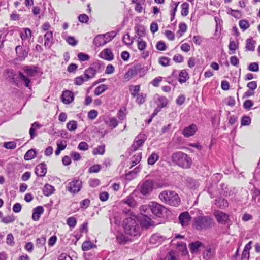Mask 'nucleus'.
I'll list each match as a JSON object with an SVG mask.
<instances>
[{
    "mask_svg": "<svg viewBox=\"0 0 260 260\" xmlns=\"http://www.w3.org/2000/svg\"><path fill=\"white\" fill-rule=\"evenodd\" d=\"M123 224L124 232L127 235L134 237L140 235V226L139 221L135 216L125 218Z\"/></svg>",
    "mask_w": 260,
    "mask_h": 260,
    "instance_id": "1",
    "label": "nucleus"
},
{
    "mask_svg": "<svg viewBox=\"0 0 260 260\" xmlns=\"http://www.w3.org/2000/svg\"><path fill=\"white\" fill-rule=\"evenodd\" d=\"M137 46L140 51H144L147 47V43L142 38H138Z\"/></svg>",
    "mask_w": 260,
    "mask_h": 260,
    "instance_id": "43",
    "label": "nucleus"
},
{
    "mask_svg": "<svg viewBox=\"0 0 260 260\" xmlns=\"http://www.w3.org/2000/svg\"><path fill=\"white\" fill-rule=\"evenodd\" d=\"M215 204L221 209H224L229 206L227 200L221 197L215 200Z\"/></svg>",
    "mask_w": 260,
    "mask_h": 260,
    "instance_id": "23",
    "label": "nucleus"
},
{
    "mask_svg": "<svg viewBox=\"0 0 260 260\" xmlns=\"http://www.w3.org/2000/svg\"><path fill=\"white\" fill-rule=\"evenodd\" d=\"M189 13V4L187 3H183L181 5V15L186 16Z\"/></svg>",
    "mask_w": 260,
    "mask_h": 260,
    "instance_id": "44",
    "label": "nucleus"
},
{
    "mask_svg": "<svg viewBox=\"0 0 260 260\" xmlns=\"http://www.w3.org/2000/svg\"><path fill=\"white\" fill-rule=\"evenodd\" d=\"M98 112L96 110H90L88 113V117L89 119L93 120L98 116Z\"/></svg>",
    "mask_w": 260,
    "mask_h": 260,
    "instance_id": "64",
    "label": "nucleus"
},
{
    "mask_svg": "<svg viewBox=\"0 0 260 260\" xmlns=\"http://www.w3.org/2000/svg\"><path fill=\"white\" fill-rule=\"evenodd\" d=\"M166 260H180V258L175 251L171 250L166 255Z\"/></svg>",
    "mask_w": 260,
    "mask_h": 260,
    "instance_id": "34",
    "label": "nucleus"
},
{
    "mask_svg": "<svg viewBox=\"0 0 260 260\" xmlns=\"http://www.w3.org/2000/svg\"><path fill=\"white\" fill-rule=\"evenodd\" d=\"M67 224L70 228H73L77 224V220L74 217H70L67 219Z\"/></svg>",
    "mask_w": 260,
    "mask_h": 260,
    "instance_id": "54",
    "label": "nucleus"
},
{
    "mask_svg": "<svg viewBox=\"0 0 260 260\" xmlns=\"http://www.w3.org/2000/svg\"><path fill=\"white\" fill-rule=\"evenodd\" d=\"M36 153L35 150L30 149L26 152L24 155V159L26 160H29L36 157Z\"/></svg>",
    "mask_w": 260,
    "mask_h": 260,
    "instance_id": "38",
    "label": "nucleus"
},
{
    "mask_svg": "<svg viewBox=\"0 0 260 260\" xmlns=\"http://www.w3.org/2000/svg\"><path fill=\"white\" fill-rule=\"evenodd\" d=\"M62 101L65 104H69L74 100V95L72 92L66 90L63 91L62 95Z\"/></svg>",
    "mask_w": 260,
    "mask_h": 260,
    "instance_id": "15",
    "label": "nucleus"
},
{
    "mask_svg": "<svg viewBox=\"0 0 260 260\" xmlns=\"http://www.w3.org/2000/svg\"><path fill=\"white\" fill-rule=\"evenodd\" d=\"M214 216L217 221L221 224H225L229 220V215L221 211L215 212Z\"/></svg>",
    "mask_w": 260,
    "mask_h": 260,
    "instance_id": "11",
    "label": "nucleus"
},
{
    "mask_svg": "<svg viewBox=\"0 0 260 260\" xmlns=\"http://www.w3.org/2000/svg\"><path fill=\"white\" fill-rule=\"evenodd\" d=\"M101 169V167L100 165L96 164L92 166L89 168L88 172L90 173H98Z\"/></svg>",
    "mask_w": 260,
    "mask_h": 260,
    "instance_id": "55",
    "label": "nucleus"
},
{
    "mask_svg": "<svg viewBox=\"0 0 260 260\" xmlns=\"http://www.w3.org/2000/svg\"><path fill=\"white\" fill-rule=\"evenodd\" d=\"M141 137V135H139L135 139V141L131 146V150L133 151L137 150L145 141V139L140 138Z\"/></svg>",
    "mask_w": 260,
    "mask_h": 260,
    "instance_id": "22",
    "label": "nucleus"
},
{
    "mask_svg": "<svg viewBox=\"0 0 260 260\" xmlns=\"http://www.w3.org/2000/svg\"><path fill=\"white\" fill-rule=\"evenodd\" d=\"M117 32L115 31H111L103 35L105 41L107 43L111 41L117 35Z\"/></svg>",
    "mask_w": 260,
    "mask_h": 260,
    "instance_id": "36",
    "label": "nucleus"
},
{
    "mask_svg": "<svg viewBox=\"0 0 260 260\" xmlns=\"http://www.w3.org/2000/svg\"><path fill=\"white\" fill-rule=\"evenodd\" d=\"M100 56L101 58L108 61L112 60L114 58V55L111 50L109 48H106L101 52Z\"/></svg>",
    "mask_w": 260,
    "mask_h": 260,
    "instance_id": "21",
    "label": "nucleus"
},
{
    "mask_svg": "<svg viewBox=\"0 0 260 260\" xmlns=\"http://www.w3.org/2000/svg\"><path fill=\"white\" fill-rule=\"evenodd\" d=\"M147 69L145 67H142L141 64H138L129 69L125 74L124 78L129 80L132 78L139 75L140 77L143 76L147 72Z\"/></svg>",
    "mask_w": 260,
    "mask_h": 260,
    "instance_id": "5",
    "label": "nucleus"
},
{
    "mask_svg": "<svg viewBox=\"0 0 260 260\" xmlns=\"http://www.w3.org/2000/svg\"><path fill=\"white\" fill-rule=\"evenodd\" d=\"M42 127V125L40 124L38 122H35L31 124V126L29 129V134L30 136V138L31 139H34L35 136H36V134L35 133V131L37 129H39Z\"/></svg>",
    "mask_w": 260,
    "mask_h": 260,
    "instance_id": "29",
    "label": "nucleus"
},
{
    "mask_svg": "<svg viewBox=\"0 0 260 260\" xmlns=\"http://www.w3.org/2000/svg\"><path fill=\"white\" fill-rule=\"evenodd\" d=\"M171 160L174 164L183 169L190 168L192 164L191 158L181 151L173 153L171 155Z\"/></svg>",
    "mask_w": 260,
    "mask_h": 260,
    "instance_id": "2",
    "label": "nucleus"
},
{
    "mask_svg": "<svg viewBox=\"0 0 260 260\" xmlns=\"http://www.w3.org/2000/svg\"><path fill=\"white\" fill-rule=\"evenodd\" d=\"M20 37L22 41L30 39L31 37V31L29 28H25L23 32L20 34Z\"/></svg>",
    "mask_w": 260,
    "mask_h": 260,
    "instance_id": "33",
    "label": "nucleus"
},
{
    "mask_svg": "<svg viewBox=\"0 0 260 260\" xmlns=\"http://www.w3.org/2000/svg\"><path fill=\"white\" fill-rule=\"evenodd\" d=\"M95 246V245L90 241H86L82 243V249L83 251H88Z\"/></svg>",
    "mask_w": 260,
    "mask_h": 260,
    "instance_id": "39",
    "label": "nucleus"
},
{
    "mask_svg": "<svg viewBox=\"0 0 260 260\" xmlns=\"http://www.w3.org/2000/svg\"><path fill=\"white\" fill-rule=\"evenodd\" d=\"M215 248L213 246L208 245L203 252V258L205 260H210L215 254Z\"/></svg>",
    "mask_w": 260,
    "mask_h": 260,
    "instance_id": "10",
    "label": "nucleus"
},
{
    "mask_svg": "<svg viewBox=\"0 0 260 260\" xmlns=\"http://www.w3.org/2000/svg\"><path fill=\"white\" fill-rule=\"evenodd\" d=\"M255 41L252 38L247 39L246 41V50L248 51H254L255 49Z\"/></svg>",
    "mask_w": 260,
    "mask_h": 260,
    "instance_id": "31",
    "label": "nucleus"
},
{
    "mask_svg": "<svg viewBox=\"0 0 260 260\" xmlns=\"http://www.w3.org/2000/svg\"><path fill=\"white\" fill-rule=\"evenodd\" d=\"M247 87L249 90L254 91L257 88V84L256 81H253L249 82L247 84Z\"/></svg>",
    "mask_w": 260,
    "mask_h": 260,
    "instance_id": "63",
    "label": "nucleus"
},
{
    "mask_svg": "<svg viewBox=\"0 0 260 260\" xmlns=\"http://www.w3.org/2000/svg\"><path fill=\"white\" fill-rule=\"evenodd\" d=\"M197 131V127L195 124H191L185 127L182 132L183 135L186 137L193 136Z\"/></svg>",
    "mask_w": 260,
    "mask_h": 260,
    "instance_id": "18",
    "label": "nucleus"
},
{
    "mask_svg": "<svg viewBox=\"0 0 260 260\" xmlns=\"http://www.w3.org/2000/svg\"><path fill=\"white\" fill-rule=\"evenodd\" d=\"M158 102L159 103L158 107L160 109L166 107L168 103V100L167 98L163 96H160L158 98Z\"/></svg>",
    "mask_w": 260,
    "mask_h": 260,
    "instance_id": "41",
    "label": "nucleus"
},
{
    "mask_svg": "<svg viewBox=\"0 0 260 260\" xmlns=\"http://www.w3.org/2000/svg\"><path fill=\"white\" fill-rule=\"evenodd\" d=\"M135 30L138 38H141L145 36V28L143 26L138 25L135 27Z\"/></svg>",
    "mask_w": 260,
    "mask_h": 260,
    "instance_id": "32",
    "label": "nucleus"
},
{
    "mask_svg": "<svg viewBox=\"0 0 260 260\" xmlns=\"http://www.w3.org/2000/svg\"><path fill=\"white\" fill-rule=\"evenodd\" d=\"M55 188L54 186L48 184H45L43 188V194L47 197H48L53 194Z\"/></svg>",
    "mask_w": 260,
    "mask_h": 260,
    "instance_id": "28",
    "label": "nucleus"
},
{
    "mask_svg": "<svg viewBox=\"0 0 260 260\" xmlns=\"http://www.w3.org/2000/svg\"><path fill=\"white\" fill-rule=\"evenodd\" d=\"M102 65L101 62H96L92 64L91 67L86 69L84 73L85 80H89L95 76L97 72L101 71Z\"/></svg>",
    "mask_w": 260,
    "mask_h": 260,
    "instance_id": "6",
    "label": "nucleus"
},
{
    "mask_svg": "<svg viewBox=\"0 0 260 260\" xmlns=\"http://www.w3.org/2000/svg\"><path fill=\"white\" fill-rule=\"evenodd\" d=\"M159 199L164 204L173 206H178L180 203V198L174 191L166 190L159 194Z\"/></svg>",
    "mask_w": 260,
    "mask_h": 260,
    "instance_id": "3",
    "label": "nucleus"
},
{
    "mask_svg": "<svg viewBox=\"0 0 260 260\" xmlns=\"http://www.w3.org/2000/svg\"><path fill=\"white\" fill-rule=\"evenodd\" d=\"M148 207L152 213L158 217L163 216L167 211V208L164 206L155 202H150Z\"/></svg>",
    "mask_w": 260,
    "mask_h": 260,
    "instance_id": "7",
    "label": "nucleus"
},
{
    "mask_svg": "<svg viewBox=\"0 0 260 260\" xmlns=\"http://www.w3.org/2000/svg\"><path fill=\"white\" fill-rule=\"evenodd\" d=\"M93 44L96 46H101L104 45L105 44H106V42L105 40L104 36L103 35H99L96 36L93 40Z\"/></svg>",
    "mask_w": 260,
    "mask_h": 260,
    "instance_id": "27",
    "label": "nucleus"
},
{
    "mask_svg": "<svg viewBox=\"0 0 260 260\" xmlns=\"http://www.w3.org/2000/svg\"><path fill=\"white\" fill-rule=\"evenodd\" d=\"M78 20L81 23H86L88 22V21L89 20L88 16L85 14H80L78 16Z\"/></svg>",
    "mask_w": 260,
    "mask_h": 260,
    "instance_id": "61",
    "label": "nucleus"
},
{
    "mask_svg": "<svg viewBox=\"0 0 260 260\" xmlns=\"http://www.w3.org/2000/svg\"><path fill=\"white\" fill-rule=\"evenodd\" d=\"M176 247L179 251L181 252L182 255H185L188 254V251L186 245L183 242H178L176 244Z\"/></svg>",
    "mask_w": 260,
    "mask_h": 260,
    "instance_id": "25",
    "label": "nucleus"
},
{
    "mask_svg": "<svg viewBox=\"0 0 260 260\" xmlns=\"http://www.w3.org/2000/svg\"><path fill=\"white\" fill-rule=\"evenodd\" d=\"M35 172L39 177H44L47 173L46 165L44 162H41L35 168Z\"/></svg>",
    "mask_w": 260,
    "mask_h": 260,
    "instance_id": "14",
    "label": "nucleus"
},
{
    "mask_svg": "<svg viewBox=\"0 0 260 260\" xmlns=\"http://www.w3.org/2000/svg\"><path fill=\"white\" fill-rule=\"evenodd\" d=\"M85 81H86V80H85V78L84 77V76H80L76 77L75 79L74 82L76 85H81L83 84V83Z\"/></svg>",
    "mask_w": 260,
    "mask_h": 260,
    "instance_id": "62",
    "label": "nucleus"
},
{
    "mask_svg": "<svg viewBox=\"0 0 260 260\" xmlns=\"http://www.w3.org/2000/svg\"><path fill=\"white\" fill-rule=\"evenodd\" d=\"M82 184L81 180L74 179L68 182L66 185V188L70 193L76 194L80 191Z\"/></svg>",
    "mask_w": 260,
    "mask_h": 260,
    "instance_id": "8",
    "label": "nucleus"
},
{
    "mask_svg": "<svg viewBox=\"0 0 260 260\" xmlns=\"http://www.w3.org/2000/svg\"><path fill=\"white\" fill-rule=\"evenodd\" d=\"M239 27L243 31H245L250 26L249 22L245 19L240 20L239 22Z\"/></svg>",
    "mask_w": 260,
    "mask_h": 260,
    "instance_id": "46",
    "label": "nucleus"
},
{
    "mask_svg": "<svg viewBox=\"0 0 260 260\" xmlns=\"http://www.w3.org/2000/svg\"><path fill=\"white\" fill-rule=\"evenodd\" d=\"M105 151V146L104 145L99 146L96 148H94L93 151V154L94 155H103L104 154Z\"/></svg>",
    "mask_w": 260,
    "mask_h": 260,
    "instance_id": "45",
    "label": "nucleus"
},
{
    "mask_svg": "<svg viewBox=\"0 0 260 260\" xmlns=\"http://www.w3.org/2000/svg\"><path fill=\"white\" fill-rule=\"evenodd\" d=\"M107 89L108 86L106 85L101 84L95 88L94 93L95 95H99Z\"/></svg>",
    "mask_w": 260,
    "mask_h": 260,
    "instance_id": "37",
    "label": "nucleus"
},
{
    "mask_svg": "<svg viewBox=\"0 0 260 260\" xmlns=\"http://www.w3.org/2000/svg\"><path fill=\"white\" fill-rule=\"evenodd\" d=\"M67 128L70 131H75L77 128V123L76 121H70L67 124Z\"/></svg>",
    "mask_w": 260,
    "mask_h": 260,
    "instance_id": "48",
    "label": "nucleus"
},
{
    "mask_svg": "<svg viewBox=\"0 0 260 260\" xmlns=\"http://www.w3.org/2000/svg\"><path fill=\"white\" fill-rule=\"evenodd\" d=\"M146 96V95L145 94L140 93L138 94L136 96L137 99L136 100V102L139 105L143 104L145 101Z\"/></svg>",
    "mask_w": 260,
    "mask_h": 260,
    "instance_id": "51",
    "label": "nucleus"
},
{
    "mask_svg": "<svg viewBox=\"0 0 260 260\" xmlns=\"http://www.w3.org/2000/svg\"><path fill=\"white\" fill-rule=\"evenodd\" d=\"M140 224L142 227L148 229L151 226H154L155 223L148 216L144 215L141 220Z\"/></svg>",
    "mask_w": 260,
    "mask_h": 260,
    "instance_id": "16",
    "label": "nucleus"
},
{
    "mask_svg": "<svg viewBox=\"0 0 260 260\" xmlns=\"http://www.w3.org/2000/svg\"><path fill=\"white\" fill-rule=\"evenodd\" d=\"M166 238L160 235L159 234L156 233L151 236L149 239L150 244L154 245L156 246L159 245L165 240Z\"/></svg>",
    "mask_w": 260,
    "mask_h": 260,
    "instance_id": "12",
    "label": "nucleus"
},
{
    "mask_svg": "<svg viewBox=\"0 0 260 260\" xmlns=\"http://www.w3.org/2000/svg\"><path fill=\"white\" fill-rule=\"evenodd\" d=\"M18 78L24 82L26 87L30 88V86L29 85L30 82V79L28 77L24 75L22 72H18Z\"/></svg>",
    "mask_w": 260,
    "mask_h": 260,
    "instance_id": "30",
    "label": "nucleus"
},
{
    "mask_svg": "<svg viewBox=\"0 0 260 260\" xmlns=\"http://www.w3.org/2000/svg\"><path fill=\"white\" fill-rule=\"evenodd\" d=\"M140 89V87L139 85L132 86L130 89L132 96L134 98L139 94Z\"/></svg>",
    "mask_w": 260,
    "mask_h": 260,
    "instance_id": "52",
    "label": "nucleus"
},
{
    "mask_svg": "<svg viewBox=\"0 0 260 260\" xmlns=\"http://www.w3.org/2000/svg\"><path fill=\"white\" fill-rule=\"evenodd\" d=\"M24 71L28 77H33L35 76L37 73V71L35 68H30L29 67L24 68Z\"/></svg>",
    "mask_w": 260,
    "mask_h": 260,
    "instance_id": "35",
    "label": "nucleus"
},
{
    "mask_svg": "<svg viewBox=\"0 0 260 260\" xmlns=\"http://www.w3.org/2000/svg\"><path fill=\"white\" fill-rule=\"evenodd\" d=\"M153 189V182L151 180H146L140 185V192L146 196L149 194Z\"/></svg>",
    "mask_w": 260,
    "mask_h": 260,
    "instance_id": "9",
    "label": "nucleus"
},
{
    "mask_svg": "<svg viewBox=\"0 0 260 260\" xmlns=\"http://www.w3.org/2000/svg\"><path fill=\"white\" fill-rule=\"evenodd\" d=\"M159 156L156 153H152L148 158V164L150 165H154L158 159Z\"/></svg>",
    "mask_w": 260,
    "mask_h": 260,
    "instance_id": "42",
    "label": "nucleus"
},
{
    "mask_svg": "<svg viewBox=\"0 0 260 260\" xmlns=\"http://www.w3.org/2000/svg\"><path fill=\"white\" fill-rule=\"evenodd\" d=\"M15 51L19 60H23L27 56L28 52L25 50L23 49L22 47L20 45L16 47Z\"/></svg>",
    "mask_w": 260,
    "mask_h": 260,
    "instance_id": "19",
    "label": "nucleus"
},
{
    "mask_svg": "<svg viewBox=\"0 0 260 260\" xmlns=\"http://www.w3.org/2000/svg\"><path fill=\"white\" fill-rule=\"evenodd\" d=\"M202 246V243L198 241L190 243L189 246L191 253L192 254L197 253Z\"/></svg>",
    "mask_w": 260,
    "mask_h": 260,
    "instance_id": "24",
    "label": "nucleus"
},
{
    "mask_svg": "<svg viewBox=\"0 0 260 260\" xmlns=\"http://www.w3.org/2000/svg\"><path fill=\"white\" fill-rule=\"evenodd\" d=\"M170 59L167 57H160L159 58L158 62L163 67H167L170 65Z\"/></svg>",
    "mask_w": 260,
    "mask_h": 260,
    "instance_id": "49",
    "label": "nucleus"
},
{
    "mask_svg": "<svg viewBox=\"0 0 260 260\" xmlns=\"http://www.w3.org/2000/svg\"><path fill=\"white\" fill-rule=\"evenodd\" d=\"M229 48L230 51H232L230 54H234L235 53V51L238 48V45L236 42H235V41L230 40Z\"/></svg>",
    "mask_w": 260,
    "mask_h": 260,
    "instance_id": "53",
    "label": "nucleus"
},
{
    "mask_svg": "<svg viewBox=\"0 0 260 260\" xmlns=\"http://www.w3.org/2000/svg\"><path fill=\"white\" fill-rule=\"evenodd\" d=\"M15 220V218L14 216L13 215H10L2 218L1 222L5 224H9L13 222Z\"/></svg>",
    "mask_w": 260,
    "mask_h": 260,
    "instance_id": "47",
    "label": "nucleus"
},
{
    "mask_svg": "<svg viewBox=\"0 0 260 260\" xmlns=\"http://www.w3.org/2000/svg\"><path fill=\"white\" fill-rule=\"evenodd\" d=\"M44 46L46 48H50L53 44V32L52 31H48L44 35Z\"/></svg>",
    "mask_w": 260,
    "mask_h": 260,
    "instance_id": "17",
    "label": "nucleus"
},
{
    "mask_svg": "<svg viewBox=\"0 0 260 260\" xmlns=\"http://www.w3.org/2000/svg\"><path fill=\"white\" fill-rule=\"evenodd\" d=\"M4 146L7 149H14L16 147V144L14 141L7 142L4 143Z\"/></svg>",
    "mask_w": 260,
    "mask_h": 260,
    "instance_id": "60",
    "label": "nucleus"
},
{
    "mask_svg": "<svg viewBox=\"0 0 260 260\" xmlns=\"http://www.w3.org/2000/svg\"><path fill=\"white\" fill-rule=\"evenodd\" d=\"M156 48L158 50L164 51L166 49L167 46L164 42L159 41L157 43Z\"/></svg>",
    "mask_w": 260,
    "mask_h": 260,
    "instance_id": "59",
    "label": "nucleus"
},
{
    "mask_svg": "<svg viewBox=\"0 0 260 260\" xmlns=\"http://www.w3.org/2000/svg\"><path fill=\"white\" fill-rule=\"evenodd\" d=\"M78 57L80 61H88L90 59V56L88 54L82 52L78 54Z\"/></svg>",
    "mask_w": 260,
    "mask_h": 260,
    "instance_id": "58",
    "label": "nucleus"
},
{
    "mask_svg": "<svg viewBox=\"0 0 260 260\" xmlns=\"http://www.w3.org/2000/svg\"><path fill=\"white\" fill-rule=\"evenodd\" d=\"M124 203L126 204H127L131 207H135L137 204L136 201L133 197H127V198L124 200Z\"/></svg>",
    "mask_w": 260,
    "mask_h": 260,
    "instance_id": "50",
    "label": "nucleus"
},
{
    "mask_svg": "<svg viewBox=\"0 0 260 260\" xmlns=\"http://www.w3.org/2000/svg\"><path fill=\"white\" fill-rule=\"evenodd\" d=\"M123 43L127 45H132L133 43V39H131L128 34L125 35L122 38Z\"/></svg>",
    "mask_w": 260,
    "mask_h": 260,
    "instance_id": "57",
    "label": "nucleus"
},
{
    "mask_svg": "<svg viewBox=\"0 0 260 260\" xmlns=\"http://www.w3.org/2000/svg\"><path fill=\"white\" fill-rule=\"evenodd\" d=\"M189 79L188 72L185 70H182L180 71L178 76V81L180 83L182 84L186 82Z\"/></svg>",
    "mask_w": 260,
    "mask_h": 260,
    "instance_id": "26",
    "label": "nucleus"
},
{
    "mask_svg": "<svg viewBox=\"0 0 260 260\" xmlns=\"http://www.w3.org/2000/svg\"><path fill=\"white\" fill-rule=\"evenodd\" d=\"M44 208L41 206H37L34 208L32 210V219L34 221H38L40 218L41 215L44 212Z\"/></svg>",
    "mask_w": 260,
    "mask_h": 260,
    "instance_id": "20",
    "label": "nucleus"
},
{
    "mask_svg": "<svg viewBox=\"0 0 260 260\" xmlns=\"http://www.w3.org/2000/svg\"><path fill=\"white\" fill-rule=\"evenodd\" d=\"M191 220V217L187 212L181 213L179 216V220L183 226H187Z\"/></svg>",
    "mask_w": 260,
    "mask_h": 260,
    "instance_id": "13",
    "label": "nucleus"
},
{
    "mask_svg": "<svg viewBox=\"0 0 260 260\" xmlns=\"http://www.w3.org/2000/svg\"><path fill=\"white\" fill-rule=\"evenodd\" d=\"M141 158L142 155L141 153L134 155L131 158V162L132 164L131 167H134L138 164L141 161Z\"/></svg>",
    "mask_w": 260,
    "mask_h": 260,
    "instance_id": "40",
    "label": "nucleus"
},
{
    "mask_svg": "<svg viewBox=\"0 0 260 260\" xmlns=\"http://www.w3.org/2000/svg\"><path fill=\"white\" fill-rule=\"evenodd\" d=\"M215 224L213 219L210 216H199L194 218L192 226L198 231L207 230Z\"/></svg>",
    "mask_w": 260,
    "mask_h": 260,
    "instance_id": "4",
    "label": "nucleus"
},
{
    "mask_svg": "<svg viewBox=\"0 0 260 260\" xmlns=\"http://www.w3.org/2000/svg\"><path fill=\"white\" fill-rule=\"evenodd\" d=\"M248 70L252 72H257L259 70V66L257 62H252L249 64Z\"/></svg>",
    "mask_w": 260,
    "mask_h": 260,
    "instance_id": "56",
    "label": "nucleus"
}]
</instances>
